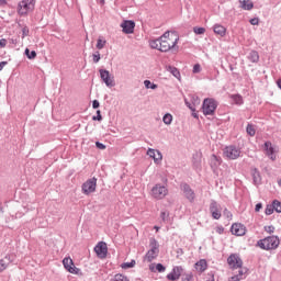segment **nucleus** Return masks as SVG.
<instances>
[{"label":"nucleus","instance_id":"f257e3e1","mask_svg":"<svg viewBox=\"0 0 281 281\" xmlns=\"http://www.w3.org/2000/svg\"><path fill=\"white\" fill-rule=\"evenodd\" d=\"M227 265L233 270L239 269L238 273L236 274V277L239 280H245V278H247V276H249V268H243V259L240 258V256L238 254L229 255V257L227 258Z\"/></svg>","mask_w":281,"mask_h":281},{"label":"nucleus","instance_id":"f03ea898","mask_svg":"<svg viewBox=\"0 0 281 281\" xmlns=\"http://www.w3.org/2000/svg\"><path fill=\"white\" fill-rule=\"evenodd\" d=\"M257 247L263 249L265 251H271V249H278L280 247V237L272 235L265 237L263 239H259L257 241Z\"/></svg>","mask_w":281,"mask_h":281},{"label":"nucleus","instance_id":"7ed1b4c3","mask_svg":"<svg viewBox=\"0 0 281 281\" xmlns=\"http://www.w3.org/2000/svg\"><path fill=\"white\" fill-rule=\"evenodd\" d=\"M36 8V0H22L18 3V14L20 16H27L30 12H34Z\"/></svg>","mask_w":281,"mask_h":281},{"label":"nucleus","instance_id":"20e7f679","mask_svg":"<svg viewBox=\"0 0 281 281\" xmlns=\"http://www.w3.org/2000/svg\"><path fill=\"white\" fill-rule=\"evenodd\" d=\"M216 109H218V101L214 98H206L202 103V113L203 115H214L216 113Z\"/></svg>","mask_w":281,"mask_h":281},{"label":"nucleus","instance_id":"39448f33","mask_svg":"<svg viewBox=\"0 0 281 281\" xmlns=\"http://www.w3.org/2000/svg\"><path fill=\"white\" fill-rule=\"evenodd\" d=\"M150 249L146 252L145 258L147 262H153L159 256V241L155 237L149 239Z\"/></svg>","mask_w":281,"mask_h":281},{"label":"nucleus","instance_id":"423d86ee","mask_svg":"<svg viewBox=\"0 0 281 281\" xmlns=\"http://www.w3.org/2000/svg\"><path fill=\"white\" fill-rule=\"evenodd\" d=\"M97 188H98V178L93 177L88 179L86 182L81 184V192L86 196H89V194H93V192H95Z\"/></svg>","mask_w":281,"mask_h":281},{"label":"nucleus","instance_id":"0eeeda50","mask_svg":"<svg viewBox=\"0 0 281 281\" xmlns=\"http://www.w3.org/2000/svg\"><path fill=\"white\" fill-rule=\"evenodd\" d=\"M151 196L157 201L166 199V196H168V188H166V186H161V183L155 184L151 189Z\"/></svg>","mask_w":281,"mask_h":281},{"label":"nucleus","instance_id":"6e6552de","mask_svg":"<svg viewBox=\"0 0 281 281\" xmlns=\"http://www.w3.org/2000/svg\"><path fill=\"white\" fill-rule=\"evenodd\" d=\"M180 190L183 193V196L187 199V201H189V203H194L196 199V193L194 192L192 187L188 184V182H181Z\"/></svg>","mask_w":281,"mask_h":281},{"label":"nucleus","instance_id":"1a4fd4ad","mask_svg":"<svg viewBox=\"0 0 281 281\" xmlns=\"http://www.w3.org/2000/svg\"><path fill=\"white\" fill-rule=\"evenodd\" d=\"M209 211L214 221H220L221 216H223V207L216 200H211Z\"/></svg>","mask_w":281,"mask_h":281},{"label":"nucleus","instance_id":"9d476101","mask_svg":"<svg viewBox=\"0 0 281 281\" xmlns=\"http://www.w3.org/2000/svg\"><path fill=\"white\" fill-rule=\"evenodd\" d=\"M160 40V48L159 52L166 53L170 52V49H176V52H179V46H177V43H179V37H177L173 42H170L168 40Z\"/></svg>","mask_w":281,"mask_h":281},{"label":"nucleus","instance_id":"9b49d317","mask_svg":"<svg viewBox=\"0 0 281 281\" xmlns=\"http://www.w3.org/2000/svg\"><path fill=\"white\" fill-rule=\"evenodd\" d=\"M99 74L102 82H104L106 87H109L110 89L111 87H115V80L113 79V77L111 78V72L109 70L99 69Z\"/></svg>","mask_w":281,"mask_h":281},{"label":"nucleus","instance_id":"f8f14e48","mask_svg":"<svg viewBox=\"0 0 281 281\" xmlns=\"http://www.w3.org/2000/svg\"><path fill=\"white\" fill-rule=\"evenodd\" d=\"M63 265L68 273H74L75 276H78V273H80V269L76 268V265H74V259H71V257L64 258Z\"/></svg>","mask_w":281,"mask_h":281},{"label":"nucleus","instance_id":"ddd939ff","mask_svg":"<svg viewBox=\"0 0 281 281\" xmlns=\"http://www.w3.org/2000/svg\"><path fill=\"white\" fill-rule=\"evenodd\" d=\"M224 155L227 159H238V157H240V149L235 145H229L225 147Z\"/></svg>","mask_w":281,"mask_h":281},{"label":"nucleus","instance_id":"4468645a","mask_svg":"<svg viewBox=\"0 0 281 281\" xmlns=\"http://www.w3.org/2000/svg\"><path fill=\"white\" fill-rule=\"evenodd\" d=\"M262 148L266 151L267 157H269L271 161H276V159H278V157L276 156V148L273 147L271 140H266Z\"/></svg>","mask_w":281,"mask_h":281},{"label":"nucleus","instance_id":"2eb2a0df","mask_svg":"<svg viewBox=\"0 0 281 281\" xmlns=\"http://www.w3.org/2000/svg\"><path fill=\"white\" fill-rule=\"evenodd\" d=\"M94 254L102 260L106 258V254H109V247L104 241H99L94 247Z\"/></svg>","mask_w":281,"mask_h":281},{"label":"nucleus","instance_id":"dca6fc26","mask_svg":"<svg viewBox=\"0 0 281 281\" xmlns=\"http://www.w3.org/2000/svg\"><path fill=\"white\" fill-rule=\"evenodd\" d=\"M231 233L233 236H245L247 234V226L240 223H234L231 226Z\"/></svg>","mask_w":281,"mask_h":281},{"label":"nucleus","instance_id":"f3484780","mask_svg":"<svg viewBox=\"0 0 281 281\" xmlns=\"http://www.w3.org/2000/svg\"><path fill=\"white\" fill-rule=\"evenodd\" d=\"M250 175L252 177V184H255L256 188L262 186V175L260 173V170H258V168L251 167Z\"/></svg>","mask_w":281,"mask_h":281},{"label":"nucleus","instance_id":"a211bd4d","mask_svg":"<svg viewBox=\"0 0 281 281\" xmlns=\"http://www.w3.org/2000/svg\"><path fill=\"white\" fill-rule=\"evenodd\" d=\"M181 273H183V267L176 266L172 268L171 272L167 274V280L177 281L181 278Z\"/></svg>","mask_w":281,"mask_h":281},{"label":"nucleus","instance_id":"6ab92c4d","mask_svg":"<svg viewBox=\"0 0 281 281\" xmlns=\"http://www.w3.org/2000/svg\"><path fill=\"white\" fill-rule=\"evenodd\" d=\"M123 34H133L135 32V21L133 20H125L121 24Z\"/></svg>","mask_w":281,"mask_h":281},{"label":"nucleus","instance_id":"aec40b11","mask_svg":"<svg viewBox=\"0 0 281 281\" xmlns=\"http://www.w3.org/2000/svg\"><path fill=\"white\" fill-rule=\"evenodd\" d=\"M223 164V159L221 157L216 156V154H212L210 158V167L213 171L218 169V166Z\"/></svg>","mask_w":281,"mask_h":281},{"label":"nucleus","instance_id":"412c9836","mask_svg":"<svg viewBox=\"0 0 281 281\" xmlns=\"http://www.w3.org/2000/svg\"><path fill=\"white\" fill-rule=\"evenodd\" d=\"M147 155L154 159L155 164H157V161H161L162 159L161 151L155 150L153 148L147 150Z\"/></svg>","mask_w":281,"mask_h":281},{"label":"nucleus","instance_id":"4be33fe9","mask_svg":"<svg viewBox=\"0 0 281 281\" xmlns=\"http://www.w3.org/2000/svg\"><path fill=\"white\" fill-rule=\"evenodd\" d=\"M201 157H202L201 153L193 154L192 166H193L194 170H201Z\"/></svg>","mask_w":281,"mask_h":281},{"label":"nucleus","instance_id":"5701e85b","mask_svg":"<svg viewBox=\"0 0 281 281\" xmlns=\"http://www.w3.org/2000/svg\"><path fill=\"white\" fill-rule=\"evenodd\" d=\"M213 32L217 36H225L227 34V29L221 24H214Z\"/></svg>","mask_w":281,"mask_h":281},{"label":"nucleus","instance_id":"b1692460","mask_svg":"<svg viewBox=\"0 0 281 281\" xmlns=\"http://www.w3.org/2000/svg\"><path fill=\"white\" fill-rule=\"evenodd\" d=\"M247 59L250 63L258 64L260 63V54L258 53V50H250L247 55Z\"/></svg>","mask_w":281,"mask_h":281},{"label":"nucleus","instance_id":"393cba45","mask_svg":"<svg viewBox=\"0 0 281 281\" xmlns=\"http://www.w3.org/2000/svg\"><path fill=\"white\" fill-rule=\"evenodd\" d=\"M194 267L199 273H203L207 269V260L200 259L198 262H195Z\"/></svg>","mask_w":281,"mask_h":281},{"label":"nucleus","instance_id":"a878e982","mask_svg":"<svg viewBox=\"0 0 281 281\" xmlns=\"http://www.w3.org/2000/svg\"><path fill=\"white\" fill-rule=\"evenodd\" d=\"M12 262L10 255H7L3 259H0V273L8 269V266Z\"/></svg>","mask_w":281,"mask_h":281},{"label":"nucleus","instance_id":"bb28decb","mask_svg":"<svg viewBox=\"0 0 281 281\" xmlns=\"http://www.w3.org/2000/svg\"><path fill=\"white\" fill-rule=\"evenodd\" d=\"M229 98L233 100L234 104H237V106H243V104H245V100H243V95L239 93L231 94Z\"/></svg>","mask_w":281,"mask_h":281},{"label":"nucleus","instance_id":"cd10ccee","mask_svg":"<svg viewBox=\"0 0 281 281\" xmlns=\"http://www.w3.org/2000/svg\"><path fill=\"white\" fill-rule=\"evenodd\" d=\"M241 9L243 10H254V2H251L250 0H243Z\"/></svg>","mask_w":281,"mask_h":281},{"label":"nucleus","instance_id":"c85d7f7f","mask_svg":"<svg viewBox=\"0 0 281 281\" xmlns=\"http://www.w3.org/2000/svg\"><path fill=\"white\" fill-rule=\"evenodd\" d=\"M24 55L26 58H29V60H34V58H36V50H30V48H25Z\"/></svg>","mask_w":281,"mask_h":281},{"label":"nucleus","instance_id":"c756f323","mask_svg":"<svg viewBox=\"0 0 281 281\" xmlns=\"http://www.w3.org/2000/svg\"><path fill=\"white\" fill-rule=\"evenodd\" d=\"M19 41H20L19 37H9L8 38L9 47L11 49H14V47H16V45H19Z\"/></svg>","mask_w":281,"mask_h":281},{"label":"nucleus","instance_id":"7c9ffc66","mask_svg":"<svg viewBox=\"0 0 281 281\" xmlns=\"http://www.w3.org/2000/svg\"><path fill=\"white\" fill-rule=\"evenodd\" d=\"M135 265H137V262L135 261V259H132L130 262H123L121 265V269H133Z\"/></svg>","mask_w":281,"mask_h":281},{"label":"nucleus","instance_id":"2f4dec72","mask_svg":"<svg viewBox=\"0 0 281 281\" xmlns=\"http://www.w3.org/2000/svg\"><path fill=\"white\" fill-rule=\"evenodd\" d=\"M162 122H164V124H166L167 126H170V124H172V114L166 113V114L162 116Z\"/></svg>","mask_w":281,"mask_h":281},{"label":"nucleus","instance_id":"473e14b6","mask_svg":"<svg viewBox=\"0 0 281 281\" xmlns=\"http://www.w3.org/2000/svg\"><path fill=\"white\" fill-rule=\"evenodd\" d=\"M246 133L247 135H249L250 137H254L256 135V128L254 127V124H248L246 126Z\"/></svg>","mask_w":281,"mask_h":281},{"label":"nucleus","instance_id":"72a5a7b5","mask_svg":"<svg viewBox=\"0 0 281 281\" xmlns=\"http://www.w3.org/2000/svg\"><path fill=\"white\" fill-rule=\"evenodd\" d=\"M272 207H274V212H277V214H281V202H280V200H273L272 201Z\"/></svg>","mask_w":281,"mask_h":281},{"label":"nucleus","instance_id":"f704fd0d","mask_svg":"<svg viewBox=\"0 0 281 281\" xmlns=\"http://www.w3.org/2000/svg\"><path fill=\"white\" fill-rule=\"evenodd\" d=\"M276 210V206H273V204H267L266 210H265V214L266 216H271V214H273V212Z\"/></svg>","mask_w":281,"mask_h":281},{"label":"nucleus","instance_id":"c9c22d12","mask_svg":"<svg viewBox=\"0 0 281 281\" xmlns=\"http://www.w3.org/2000/svg\"><path fill=\"white\" fill-rule=\"evenodd\" d=\"M151 49H160V40L157 38V40H153L150 43H149Z\"/></svg>","mask_w":281,"mask_h":281},{"label":"nucleus","instance_id":"e433bc0d","mask_svg":"<svg viewBox=\"0 0 281 281\" xmlns=\"http://www.w3.org/2000/svg\"><path fill=\"white\" fill-rule=\"evenodd\" d=\"M144 85H145V89H153L154 91L158 87L157 83H153L150 80H145Z\"/></svg>","mask_w":281,"mask_h":281},{"label":"nucleus","instance_id":"4c0bfd02","mask_svg":"<svg viewBox=\"0 0 281 281\" xmlns=\"http://www.w3.org/2000/svg\"><path fill=\"white\" fill-rule=\"evenodd\" d=\"M193 32L198 36H201L202 34H205V27H203V26H194L193 27Z\"/></svg>","mask_w":281,"mask_h":281},{"label":"nucleus","instance_id":"58836bf2","mask_svg":"<svg viewBox=\"0 0 281 281\" xmlns=\"http://www.w3.org/2000/svg\"><path fill=\"white\" fill-rule=\"evenodd\" d=\"M160 218H161V221H164V223H166V221H168V218H170V212H168L167 210H162L160 212Z\"/></svg>","mask_w":281,"mask_h":281},{"label":"nucleus","instance_id":"ea45409f","mask_svg":"<svg viewBox=\"0 0 281 281\" xmlns=\"http://www.w3.org/2000/svg\"><path fill=\"white\" fill-rule=\"evenodd\" d=\"M194 280V274L192 272L184 273L181 277V281H192Z\"/></svg>","mask_w":281,"mask_h":281},{"label":"nucleus","instance_id":"a19ab883","mask_svg":"<svg viewBox=\"0 0 281 281\" xmlns=\"http://www.w3.org/2000/svg\"><path fill=\"white\" fill-rule=\"evenodd\" d=\"M113 280L114 281H131V280H128V277H126L122 273L115 274Z\"/></svg>","mask_w":281,"mask_h":281},{"label":"nucleus","instance_id":"79ce46f5","mask_svg":"<svg viewBox=\"0 0 281 281\" xmlns=\"http://www.w3.org/2000/svg\"><path fill=\"white\" fill-rule=\"evenodd\" d=\"M104 45H106V40L98 38L97 41V49H104Z\"/></svg>","mask_w":281,"mask_h":281},{"label":"nucleus","instance_id":"37998d69","mask_svg":"<svg viewBox=\"0 0 281 281\" xmlns=\"http://www.w3.org/2000/svg\"><path fill=\"white\" fill-rule=\"evenodd\" d=\"M101 55H100V50L94 52V54L92 55V60L95 65H98V63H100L101 60Z\"/></svg>","mask_w":281,"mask_h":281},{"label":"nucleus","instance_id":"c03bdc74","mask_svg":"<svg viewBox=\"0 0 281 281\" xmlns=\"http://www.w3.org/2000/svg\"><path fill=\"white\" fill-rule=\"evenodd\" d=\"M223 215L225 216V218H227L228 221H232V218H234V214L231 213V211H228L227 207H225L223 210Z\"/></svg>","mask_w":281,"mask_h":281},{"label":"nucleus","instance_id":"a18cd8bd","mask_svg":"<svg viewBox=\"0 0 281 281\" xmlns=\"http://www.w3.org/2000/svg\"><path fill=\"white\" fill-rule=\"evenodd\" d=\"M93 122H102V112L100 110H97V115L92 116Z\"/></svg>","mask_w":281,"mask_h":281},{"label":"nucleus","instance_id":"49530a36","mask_svg":"<svg viewBox=\"0 0 281 281\" xmlns=\"http://www.w3.org/2000/svg\"><path fill=\"white\" fill-rule=\"evenodd\" d=\"M171 74L175 78H177L178 80L181 78V72L176 68V67H172L171 68Z\"/></svg>","mask_w":281,"mask_h":281},{"label":"nucleus","instance_id":"de8ad7c7","mask_svg":"<svg viewBox=\"0 0 281 281\" xmlns=\"http://www.w3.org/2000/svg\"><path fill=\"white\" fill-rule=\"evenodd\" d=\"M159 38L164 41L173 42L172 38H170V31L165 32Z\"/></svg>","mask_w":281,"mask_h":281},{"label":"nucleus","instance_id":"09e8293b","mask_svg":"<svg viewBox=\"0 0 281 281\" xmlns=\"http://www.w3.org/2000/svg\"><path fill=\"white\" fill-rule=\"evenodd\" d=\"M25 36H30V27L27 25H24L22 29V38H25Z\"/></svg>","mask_w":281,"mask_h":281},{"label":"nucleus","instance_id":"8fccbe9b","mask_svg":"<svg viewBox=\"0 0 281 281\" xmlns=\"http://www.w3.org/2000/svg\"><path fill=\"white\" fill-rule=\"evenodd\" d=\"M184 104H186V106H188V109H190V111H196V108L194 106V101L192 104V103H190V101H188V99H186Z\"/></svg>","mask_w":281,"mask_h":281},{"label":"nucleus","instance_id":"3c124183","mask_svg":"<svg viewBox=\"0 0 281 281\" xmlns=\"http://www.w3.org/2000/svg\"><path fill=\"white\" fill-rule=\"evenodd\" d=\"M95 148H98L99 150H106V145H104L100 140H97L95 142Z\"/></svg>","mask_w":281,"mask_h":281},{"label":"nucleus","instance_id":"603ef678","mask_svg":"<svg viewBox=\"0 0 281 281\" xmlns=\"http://www.w3.org/2000/svg\"><path fill=\"white\" fill-rule=\"evenodd\" d=\"M263 229L265 232H267V234H273V232H276V226L273 225L265 226Z\"/></svg>","mask_w":281,"mask_h":281},{"label":"nucleus","instance_id":"864d4df0","mask_svg":"<svg viewBox=\"0 0 281 281\" xmlns=\"http://www.w3.org/2000/svg\"><path fill=\"white\" fill-rule=\"evenodd\" d=\"M156 270L158 271V273H164V271H166V266H164L162 263H157Z\"/></svg>","mask_w":281,"mask_h":281},{"label":"nucleus","instance_id":"5fc2aeb1","mask_svg":"<svg viewBox=\"0 0 281 281\" xmlns=\"http://www.w3.org/2000/svg\"><path fill=\"white\" fill-rule=\"evenodd\" d=\"M215 271H210L206 274V281H214Z\"/></svg>","mask_w":281,"mask_h":281},{"label":"nucleus","instance_id":"6e6d98bb","mask_svg":"<svg viewBox=\"0 0 281 281\" xmlns=\"http://www.w3.org/2000/svg\"><path fill=\"white\" fill-rule=\"evenodd\" d=\"M250 25H259L260 24V19L258 18H252L249 20Z\"/></svg>","mask_w":281,"mask_h":281},{"label":"nucleus","instance_id":"4d7b16f0","mask_svg":"<svg viewBox=\"0 0 281 281\" xmlns=\"http://www.w3.org/2000/svg\"><path fill=\"white\" fill-rule=\"evenodd\" d=\"M193 74H201V64H195L193 66Z\"/></svg>","mask_w":281,"mask_h":281},{"label":"nucleus","instance_id":"13d9d810","mask_svg":"<svg viewBox=\"0 0 281 281\" xmlns=\"http://www.w3.org/2000/svg\"><path fill=\"white\" fill-rule=\"evenodd\" d=\"M215 232H216V234L223 235V234H225V227L216 226Z\"/></svg>","mask_w":281,"mask_h":281},{"label":"nucleus","instance_id":"bf43d9fd","mask_svg":"<svg viewBox=\"0 0 281 281\" xmlns=\"http://www.w3.org/2000/svg\"><path fill=\"white\" fill-rule=\"evenodd\" d=\"M92 109H100V101L93 100L92 101Z\"/></svg>","mask_w":281,"mask_h":281},{"label":"nucleus","instance_id":"052dcab7","mask_svg":"<svg viewBox=\"0 0 281 281\" xmlns=\"http://www.w3.org/2000/svg\"><path fill=\"white\" fill-rule=\"evenodd\" d=\"M5 45H8V40L1 38V40H0V48L5 47Z\"/></svg>","mask_w":281,"mask_h":281},{"label":"nucleus","instance_id":"680f3d73","mask_svg":"<svg viewBox=\"0 0 281 281\" xmlns=\"http://www.w3.org/2000/svg\"><path fill=\"white\" fill-rule=\"evenodd\" d=\"M260 210H262V203H257L255 206V212H260Z\"/></svg>","mask_w":281,"mask_h":281},{"label":"nucleus","instance_id":"e2e57ef3","mask_svg":"<svg viewBox=\"0 0 281 281\" xmlns=\"http://www.w3.org/2000/svg\"><path fill=\"white\" fill-rule=\"evenodd\" d=\"M8 5V0H0V8H5Z\"/></svg>","mask_w":281,"mask_h":281},{"label":"nucleus","instance_id":"0e129e2a","mask_svg":"<svg viewBox=\"0 0 281 281\" xmlns=\"http://www.w3.org/2000/svg\"><path fill=\"white\" fill-rule=\"evenodd\" d=\"M228 281H240V279L236 274H234L228 279Z\"/></svg>","mask_w":281,"mask_h":281},{"label":"nucleus","instance_id":"69168bd1","mask_svg":"<svg viewBox=\"0 0 281 281\" xmlns=\"http://www.w3.org/2000/svg\"><path fill=\"white\" fill-rule=\"evenodd\" d=\"M8 65V61H0V71H3V67Z\"/></svg>","mask_w":281,"mask_h":281},{"label":"nucleus","instance_id":"338daca9","mask_svg":"<svg viewBox=\"0 0 281 281\" xmlns=\"http://www.w3.org/2000/svg\"><path fill=\"white\" fill-rule=\"evenodd\" d=\"M192 117H194L195 120H199V113H196V111H192Z\"/></svg>","mask_w":281,"mask_h":281},{"label":"nucleus","instance_id":"774afa93","mask_svg":"<svg viewBox=\"0 0 281 281\" xmlns=\"http://www.w3.org/2000/svg\"><path fill=\"white\" fill-rule=\"evenodd\" d=\"M161 181L162 183H168V178H162Z\"/></svg>","mask_w":281,"mask_h":281}]
</instances>
